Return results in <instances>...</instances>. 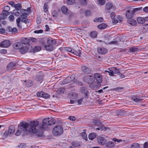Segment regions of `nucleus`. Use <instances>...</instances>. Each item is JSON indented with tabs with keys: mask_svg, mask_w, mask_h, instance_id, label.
Instances as JSON below:
<instances>
[{
	"mask_svg": "<svg viewBox=\"0 0 148 148\" xmlns=\"http://www.w3.org/2000/svg\"><path fill=\"white\" fill-rule=\"evenodd\" d=\"M75 2V0H67V3L69 5H72Z\"/></svg>",
	"mask_w": 148,
	"mask_h": 148,
	"instance_id": "nucleus-48",
	"label": "nucleus"
},
{
	"mask_svg": "<svg viewBox=\"0 0 148 148\" xmlns=\"http://www.w3.org/2000/svg\"><path fill=\"white\" fill-rule=\"evenodd\" d=\"M72 145L73 146V147H78L79 145V144L76 141H73L72 143Z\"/></svg>",
	"mask_w": 148,
	"mask_h": 148,
	"instance_id": "nucleus-44",
	"label": "nucleus"
},
{
	"mask_svg": "<svg viewBox=\"0 0 148 148\" xmlns=\"http://www.w3.org/2000/svg\"><path fill=\"white\" fill-rule=\"evenodd\" d=\"M9 13L8 11L3 10L2 13L0 14V18L1 19H4L7 16L9 15Z\"/></svg>",
	"mask_w": 148,
	"mask_h": 148,
	"instance_id": "nucleus-14",
	"label": "nucleus"
},
{
	"mask_svg": "<svg viewBox=\"0 0 148 148\" xmlns=\"http://www.w3.org/2000/svg\"><path fill=\"white\" fill-rule=\"evenodd\" d=\"M45 30L47 32L49 31L50 30V28L48 25H45Z\"/></svg>",
	"mask_w": 148,
	"mask_h": 148,
	"instance_id": "nucleus-63",
	"label": "nucleus"
},
{
	"mask_svg": "<svg viewBox=\"0 0 148 148\" xmlns=\"http://www.w3.org/2000/svg\"><path fill=\"white\" fill-rule=\"evenodd\" d=\"M107 27L106 25L104 23H102L98 26V27L100 29H103Z\"/></svg>",
	"mask_w": 148,
	"mask_h": 148,
	"instance_id": "nucleus-35",
	"label": "nucleus"
},
{
	"mask_svg": "<svg viewBox=\"0 0 148 148\" xmlns=\"http://www.w3.org/2000/svg\"><path fill=\"white\" fill-rule=\"evenodd\" d=\"M83 80L85 82L91 83L94 82L95 80V79L94 76L88 75L84 77L83 78Z\"/></svg>",
	"mask_w": 148,
	"mask_h": 148,
	"instance_id": "nucleus-5",
	"label": "nucleus"
},
{
	"mask_svg": "<svg viewBox=\"0 0 148 148\" xmlns=\"http://www.w3.org/2000/svg\"><path fill=\"white\" fill-rule=\"evenodd\" d=\"M132 99L135 102L137 103L140 102L142 99L140 97L138 96H133Z\"/></svg>",
	"mask_w": 148,
	"mask_h": 148,
	"instance_id": "nucleus-22",
	"label": "nucleus"
},
{
	"mask_svg": "<svg viewBox=\"0 0 148 148\" xmlns=\"http://www.w3.org/2000/svg\"><path fill=\"white\" fill-rule=\"evenodd\" d=\"M127 21L128 22V23H129L130 25L134 26L136 25V21L134 19H132V18H130V19H127Z\"/></svg>",
	"mask_w": 148,
	"mask_h": 148,
	"instance_id": "nucleus-29",
	"label": "nucleus"
},
{
	"mask_svg": "<svg viewBox=\"0 0 148 148\" xmlns=\"http://www.w3.org/2000/svg\"><path fill=\"white\" fill-rule=\"evenodd\" d=\"M10 42L8 40H5L0 42V46L3 47H7L10 46Z\"/></svg>",
	"mask_w": 148,
	"mask_h": 148,
	"instance_id": "nucleus-11",
	"label": "nucleus"
},
{
	"mask_svg": "<svg viewBox=\"0 0 148 148\" xmlns=\"http://www.w3.org/2000/svg\"><path fill=\"white\" fill-rule=\"evenodd\" d=\"M30 47L32 48V45H28L27 47V45L25 46H23L22 45L20 49L19 50L20 52L22 54L25 53L27 52L28 50H29V48Z\"/></svg>",
	"mask_w": 148,
	"mask_h": 148,
	"instance_id": "nucleus-6",
	"label": "nucleus"
},
{
	"mask_svg": "<svg viewBox=\"0 0 148 148\" xmlns=\"http://www.w3.org/2000/svg\"><path fill=\"white\" fill-rule=\"evenodd\" d=\"M43 10L44 12H46L48 10V7L47 5V4L45 3L43 6Z\"/></svg>",
	"mask_w": 148,
	"mask_h": 148,
	"instance_id": "nucleus-43",
	"label": "nucleus"
},
{
	"mask_svg": "<svg viewBox=\"0 0 148 148\" xmlns=\"http://www.w3.org/2000/svg\"><path fill=\"white\" fill-rule=\"evenodd\" d=\"M22 132H23L18 129L15 133V135L17 136H18L21 134V133Z\"/></svg>",
	"mask_w": 148,
	"mask_h": 148,
	"instance_id": "nucleus-51",
	"label": "nucleus"
},
{
	"mask_svg": "<svg viewBox=\"0 0 148 148\" xmlns=\"http://www.w3.org/2000/svg\"><path fill=\"white\" fill-rule=\"evenodd\" d=\"M15 66L14 63L13 62H10L8 64L7 67L8 69H11Z\"/></svg>",
	"mask_w": 148,
	"mask_h": 148,
	"instance_id": "nucleus-39",
	"label": "nucleus"
},
{
	"mask_svg": "<svg viewBox=\"0 0 148 148\" xmlns=\"http://www.w3.org/2000/svg\"><path fill=\"white\" fill-rule=\"evenodd\" d=\"M43 32V30L42 29H40L39 30H35L34 31V33H37V34H39V33H42Z\"/></svg>",
	"mask_w": 148,
	"mask_h": 148,
	"instance_id": "nucleus-58",
	"label": "nucleus"
},
{
	"mask_svg": "<svg viewBox=\"0 0 148 148\" xmlns=\"http://www.w3.org/2000/svg\"><path fill=\"white\" fill-rule=\"evenodd\" d=\"M22 45L23 44H22L21 42H18L14 43L13 45V47L14 48L16 49H20Z\"/></svg>",
	"mask_w": 148,
	"mask_h": 148,
	"instance_id": "nucleus-16",
	"label": "nucleus"
},
{
	"mask_svg": "<svg viewBox=\"0 0 148 148\" xmlns=\"http://www.w3.org/2000/svg\"><path fill=\"white\" fill-rule=\"evenodd\" d=\"M18 30L17 29H16L15 27H14L12 28V32L13 33L15 34L17 32Z\"/></svg>",
	"mask_w": 148,
	"mask_h": 148,
	"instance_id": "nucleus-56",
	"label": "nucleus"
},
{
	"mask_svg": "<svg viewBox=\"0 0 148 148\" xmlns=\"http://www.w3.org/2000/svg\"><path fill=\"white\" fill-rule=\"evenodd\" d=\"M12 28L10 27H8L7 28H6V31L7 32H12Z\"/></svg>",
	"mask_w": 148,
	"mask_h": 148,
	"instance_id": "nucleus-62",
	"label": "nucleus"
},
{
	"mask_svg": "<svg viewBox=\"0 0 148 148\" xmlns=\"http://www.w3.org/2000/svg\"><path fill=\"white\" fill-rule=\"evenodd\" d=\"M21 41L22 44H28L30 42V39L28 38H21Z\"/></svg>",
	"mask_w": 148,
	"mask_h": 148,
	"instance_id": "nucleus-21",
	"label": "nucleus"
},
{
	"mask_svg": "<svg viewBox=\"0 0 148 148\" xmlns=\"http://www.w3.org/2000/svg\"><path fill=\"white\" fill-rule=\"evenodd\" d=\"M71 80H69V77H68L63 80L62 82V84H66L69 82Z\"/></svg>",
	"mask_w": 148,
	"mask_h": 148,
	"instance_id": "nucleus-49",
	"label": "nucleus"
},
{
	"mask_svg": "<svg viewBox=\"0 0 148 148\" xmlns=\"http://www.w3.org/2000/svg\"><path fill=\"white\" fill-rule=\"evenodd\" d=\"M110 44L117 45L118 44L117 41H113L110 42L109 43Z\"/></svg>",
	"mask_w": 148,
	"mask_h": 148,
	"instance_id": "nucleus-57",
	"label": "nucleus"
},
{
	"mask_svg": "<svg viewBox=\"0 0 148 148\" xmlns=\"http://www.w3.org/2000/svg\"><path fill=\"white\" fill-rule=\"evenodd\" d=\"M47 44L49 45H53L56 44V41L51 38H48L46 40Z\"/></svg>",
	"mask_w": 148,
	"mask_h": 148,
	"instance_id": "nucleus-20",
	"label": "nucleus"
},
{
	"mask_svg": "<svg viewBox=\"0 0 148 148\" xmlns=\"http://www.w3.org/2000/svg\"><path fill=\"white\" fill-rule=\"evenodd\" d=\"M103 21V18L102 17H100L99 18H95L94 19V21L95 22H102Z\"/></svg>",
	"mask_w": 148,
	"mask_h": 148,
	"instance_id": "nucleus-38",
	"label": "nucleus"
},
{
	"mask_svg": "<svg viewBox=\"0 0 148 148\" xmlns=\"http://www.w3.org/2000/svg\"><path fill=\"white\" fill-rule=\"evenodd\" d=\"M143 10L145 12H148V7H146L143 9Z\"/></svg>",
	"mask_w": 148,
	"mask_h": 148,
	"instance_id": "nucleus-64",
	"label": "nucleus"
},
{
	"mask_svg": "<svg viewBox=\"0 0 148 148\" xmlns=\"http://www.w3.org/2000/svg\"><path fill=\"white\" fill-rule=\"evenodd\" d=\"M79 2L80 3L83 5H86L87 3L86 0H80Z\"/></svg>",
	"mask_w": 148,
	"mask_h": 148,
	"instance_id": "nucleus-53",
	"label": "nucleus"
},
{
	"mask_svg": "<svg viewBox=\"0 0 148 148\" xmlns=\"http://www.w3.org/2000/svg\"><path fill=\"white\" fill-rule=\"evenodd\" d=\"M70 120L72 121H75L76 120V118L73 116H70L69 118Z\"/></svg>",
	"mask_w": 148,
	"mask_h": 148,
	"instance_id": "nucleus-61",
	"label": "nucleus"
},
{
	"mask_svg": "<svg viewBox=\"0 0 148 148\" xmlns=\"http://www.w3.org/2000/svg\"><path fill=\"white\" fill-rule=\"evenodd\" d=\"M83 131L84 132L81 133V136L83 139L86 141L87 140L88 138L87 135L86 133V130H84Z\"/></svg>",
	"mask_w": 148,
	"mask_h": 148,
	"instance_id": "nucleus-31",
	"label": "nucleus"
},
{
	"mask_svg": "<svg viewBox=\"0 0 148 148\" xmlns=\"http://www.w3.org/2000/svg\"><path fill=\"white\" fill-rule=\"evenodd\" d=\"M118 21L119 20L120 21H121L123 20V18L121 16L119 15H118L116 17Z\"/></svg>",
	"mask_w": 148,
	"mask_h": 148,
	"instance_id": "nucleus-60",
	"label": "nucleus"
},
{
	"mask_svg": "<svg viewBox=\"0 0 148 148\" xmlns=\"http://www.w3.org/2000/svg\"><path fill=\"white\" fill-rule=\"evenodd\" d=\"M26 17V16H23L21 17L22 18L21 19V21L22 22H24L26 24L27 23H29L28 19L27 18H25V17Z\"/></svg>",
	"mask_w": 148,
	"mask_h": 148,
	"instance_id": "nucleus-34",
	"label": "nucleus"
},
{
	"mask_svg": "<svg viewBox=\"0 0 148 148\" xmlns=\"http://www.w3.org/2000/svg\"><path fill=\"white\" fill-rule=\"evenodd\" d=\"M134 12L133 10H128L125 12V16L127 19L132 18L134 16Z\"/></svg>",
	"mask_w": 148,
	"mask_h": 148,
	"instance_id": "nucleus-7",
	"label": "nucleus"
},
{
	"mask_svg": "<svg viewBox=\"0 0 148 148\" xmlns=\"http://www.w3.org/2000/svg\"><path fill=\"white\" fill-rule=\"evenodd\" d=\"M96 137V135L95 133H90L88 135V138L90 140H92Z\"/></svg>",
	"mask_w": 148,
	"mask_h": 148,
	"instance_id": "nucleus-33",
	"label": "nucleus"
},
{
	"mask_svg": "<svg viewBox=\"0 0 148 148\" xmlns=\"http://www.w3.org/2000/svg\"><path fill=\"white\" fill-rule=\"evenodd\" d=\"M107 49L104 47L99 48L97 49L98 52L100 54H104L107 52Z\"/></svg>",
	"mask_w": 148,
	"mask_h": 148,
	"instance_id": "nucleus-17",
	"label": "nucleus"
},
{
	"mask_svg": "<svg viewBox=\"0 0 148 148\" xmlns=\"http://www.w3.org/2000/svg\"><path fill=\"white\" fill-rule=\"evenodd\" d=\"M24 11H25V10H22L20 11V12L17 11L14 13V15L17 16H21V17L23 16H25L27 15L23 12Z\"/></svg>",
	"mask_w": 148,
	"mask_h": 148,
	"instance_id": "nucleus-15",
	"label": "nucleus"
},
{
	"mask_svg": "<svg viewBox=\"0 0 148 148\" xmlns=\"http://www.w3.org/2000/svg\"><path fill=\"white\" fill-rule=\"evenodd\" d=\"M41 49L40 47L39 46H36L32 49L29 50V51L35 52L40 51Z\"/></svg>",
	"mask_w": 148,
	"mask_h": 148,
	"instance_id": "nucleus-24",
	"label": "nucleus"
},
{
	"mask_svg": "<svg viewBox=\"0 0 148 148\" xmlns=\"http://www.w3.org/2000/svg\"><path fill=\"white\" fill-rule=\"evenodd\" d=\"M45 49L47 51H52L54 49L53 47L51 45H47L45 44L44 45Z\"/></svg>",
	"mask_w": 148,
	"mask_h": 148,
	"instance_id": "nucleus-26",
	"label": "nucleus"
},
{
	"mask_svg": "<svg viewBox=\"0 0 148 148\" xmlns=\"http://www.w3.org/2000/svg\"><path fill=\"white\" fill-rule=\"evenodd\" d=\"M61 10L63 13L67 14L68 12V9L65 6H63L61 8Z\"/></svg>",
	"mask_w": 148,
	"mask_h": 148,
	"instance_id": "nucleus-37",
	"label": "nucleus"
},
{
	"mask_svg": "<svg viewBox=\"0 0 148 148\" xmlns=\"http://www.w3.org/2000/svg\"><path fill=\"white\" fill-rule=\"evenodd\" d=\"M8 18L10 21L13 22L14 20V17L13 15H10L9 16Z\"/></svg>",
	"mask_w": 148,
	"mask_h": 148,
	"instance_id": "nucleus-54",
	"label": "nucleus"
},
{
	"mask_svg": "<svg viewBox=\"0 0 148 148\" xmlns=\"http://www.w3.org/2000/svg\"><path fill=\"white\" fill-rule=\"evenodd\" d=\"M108 70H109V75L110 76H114L115 74H117L119 73V71L115 67L109 68Z\"/></svg>",
	"mask_w": 148,
	"mask_h": 148,
	"instance_id": "nucleus-9",
	"label": "nucleus"
},
{
	"mask_svg": "<svg viewBox=\"0 0 148 148\" xmlns=\"http://www.w3.org/2000/svg\"><path fill=\"white\" fill-rule=\"evenodd\" d=\"M65 49L66 51L72 53L73 52V50L74 49H72L71 48L69 47H66L65 48Z\"/></svg>",
	"mask_w": 148,
	"mask_h": 148,
	"instance_id": "nucleus-45",
	"label": "nucleus"
},
{
	"mask_svg": "<svg viewBox=\"0 0 148 148\" xmlns=\"http://www.w3.org/2000/svg\"><path fill=\"white\" fill-rule=\"evenodd\" d=\"M142 7H139L138 8H135L133 9V10L134 12L136 13H141L142 10Z\"/></svg>",
	"mask_w": 148,
	"mask_h": 148,
	"instance_id": "nucleus-30",
	"label": "nucleus"
},
{
	"mask_svg": "<svg viewBox=\"0 0 148 148\" xmlns=\"http://www.w3.org/2000/svg\"><path fill=\"white\" fill-rule=\"evenodd\" d=\"M14 7L16 10H20L22 8V5L20 3H18L14 5Z\"/></svg>",
	"mask_w": 148,
	"mask_h": 148,
	"instance_id": "nucleus-32",
	"label": "nucleus"
},
{
	"mask_svg": "<svg viewBox=\"0 0 148 148\" xmlns=\"http://www.w3.org/2000/svg\"><path fill=\"white\" fill-rule=\"evenodd\" d=\"M81 69L82 71L85 73L89 74L91 72L90 69L85 66H83Z\"/></svg>",
	"mask_w": 148,
	"mask_h": 148,
	"instance_id": "nucleus-18",
	"label": "nucleus"
},
{
	"mask_svg": "<svg viewBox=\"0 0 148 148\" xmlns=\"http://www.w3.org/2000/svg\"><path fill=\"white\" fill-rule=\"evenodd\" d=\"M115 145L114 142L111 141H109L106 144V146L107 148H112Z\"/></svg>",
	"mask_w": 148,
	"mask_h": 148,
	"instance_id": "nucleus-25",
	"label": "nucleus"
},
{
	"mask_svg": "<svg viewBox=\"0 0 148 148\" xmlns=\"http://www.w3.org/2000/svg\"><path fill=\"white\" fill-rule=\"evenodd\" d=\"M131 148H140V146L138 143H133L131 146Z\"/></svg>",
	"mask_w": 148,
	"mask_h": 148,
	"instance_id": "nucleus-36",
	"label": "nucleus"
},
{
	"mask_svg": "<svg viewBox=\"0 0 148 148\" xmlns=\"http://www.w3.org/2000/svg\"><path fill=\"white\" fill-rule=\"evenodd\" d=\"M56 123V120L53 118H47L43 119L42 121V126L40 128L45 130L48 128V125H52Z\"/></svg>",
	"mask_w": 148,
	"mask_h": 148,
	"instance_id": "nucleus-2",
	"label": "nucleus"
},
{
	"mask_svg": "<svg viewBox=\"0 0 148 148\" xmlns=\"http://www.w3.org/2000/svg\"><path fill=\"white\" fill-rule=\"evenodd\" d=\"M8 133H9L10 135L11 134L13 133L15 131V129L14 128L9 127L8 131Z\"/></svg>",
	"mask_w": 148,
	"mask_h": 148,
	"instance_id": "nucleus-41",
	"label": "nucleus"
},
{
	"mask_svg": "<svg viewBox=\"0 0 148 148\" xmlns=\"http://www.w3.org/2000/svg\"><path fill=\"white\" fill-rule=\"evenodd\" d=\"M28 84H27L28 87H30L32 86L33 84V82L31 81L30 80L29 81L28 83Z\"/></svg>",
	"mask_w": 148,
	"mask_h": 148,
	"instance_id": "nucleus-59",
	"label": "nucleus"
},
{
	"mask_svg": "<svg viewBox=\"0 0 148 148\" xmlns=\"http://www.w3.org/2000/svg\"><path fill=\"white\" fill-rule=\"evenodd\" d=\"M105 0H99L98 3L100 5H103L105 3Z\"/></svg>",
	"mask_w": 148,
	"mask_h": 148,
	"instance_id": "nucleus-50",
	"label": "nucleus"
},
{
	"mask_svg": "<svg viewBox=\"0 0 148 148\" xmlns=\"http://www.w3.org/2000/svg\"><path fill=\"white\" fill-rule=\"evenodd\" d=\"M85 14L86 16H90L91 15V13L90 11L87 10L85 12Z\"/></svg>",
	"mask_w": 148,
	"mask_h": 148,
	"instance_id": "nucleus-52",
	"label": "nucleus"
},
{
	"mask_svg": "<svg viewBox=\"0 0 148 148\" xmlns=\"http://www.w3.org/2000/svg\"><path fill=\"white\" fill-rule=\"evenodd\" d=\"M29 126V123L25 121H23L20 123V124L18 125V129L23 131L25 133L26 132H29L28 128Z\"/></svg>",
	"mask_w": 148,
	"mask_h": 148,
	"instance_id": "nucleus-3",
	"label": "nucleus"
},
{
	"mask_svg": "<svg viewBox=\"0 0 148 148\" xmlns=\"http://www.w3.org/2000/svg\"><path fill=\"white\" fill-rule=\"evenodd\" d=\"M95 123V125L99 127L97 128L96 129L100 131L103 130L104 127L102 125V123L99 121H95L94 122Z\"/></svg>",
	"mask_w": 148,
	"mask_h": 148,
	"instance_id": "nucleus-10",
	"label": "nucleus"
},
{
	"mask_svg": "<svg viewBox=\"0 0 148 148\" xmlns=\"http://www.w3.org/2000/svg\"><path fill=\"white\" fill-rule=\"evenodd\" d=\"M81 92L83 94H84L85 97L86 98H88V92L87 90L84 88H82L81 90Z\"/></svg>",
	"mask_w": 148,
	"mask_h": 148,
	"instance_id": "nucleus-27",
	"label": "nucleus"
},
{
	"mask_svg": "<svg viewBox=\"0 0 148 148\" xmlns=\"http://www.w3.org/2000/svg\"><path fill=\"white\" fill-rule=\"evenodd\" d=\"M110 17L112 20V22L114 23H116L118 22V20L115 19L116 14L114 12H112L110 14Z\"/></svg>",
	"mask_w": 148,
	"mask_h": 148,
	"instance_id": "nucleus-23",
	"label": "nucleus"
},
{
	"mask_svg": "<svg viewBox=\"0 0 148 148\" xmlns=\"http://www.w3.org/2000/svg\"><path fill=\"white\" fill-rule=\"evenodd\" d=\"M39 122L38 121H30L29 124L30 127L29 129V132L30 133L36 134L38 136H40L41 134L40 133L41 129L40 127L42 126L40 125L38 126Z\"/></svg>",
	"mask_w": 148,
	"mask_h": 148,
	"instance_id": "nucleus-1",
	"label": "nucleus"
},
{
	"mask_svg": "<svg viewBox=\"0 0 148 148\" xmlns=\"http://www.w3.org/2000/svg\"><path fill=\"white\" fill-rule=\"evenodd\" d=\"M138 49L135 47L131 48L130 49V51L131 52H135L138 51Z\"/></svg>",
	"mask_w": 148,
	"mask_h": 148,
	"instance_id": "nucleus-46",
	"label": "nucleus"
},
{
	"mask_svg": "<svg viewBox=\"0 0 148 148\" xmlns=\"http://www.w3.org/2000/svg\"><path fill=\"white\" fill-rule=\"evenodd\" d=\"M143 28V32H148V24L144 25Z\"/></svg>",
	"mask_w": 148,
	"mask_h": 148,
	"instance_id": "nucleus-47",
	"label": "nucleus"
},
{
	"mask_svg": "<svg viewBox=\"0 0 148 148\" xmlns=\"http://www.w3.org/2000/svg\"><path fill=\"white\" fill-rule=\"evenodd\" d=\"M112 5L111 3H107L106 4L105 11L107 12H110V10L112 8Z\"/></svg>",
	"mask_w": 148,
	"mask_h": 148,
	"instance_id": "nucleus-19",
	"label": "nucleus"
},
{
	"mask_svg": "<svg viewBox=\"0 0 148 148\" xmlns=\"http://www.w3.org/2000/svg\"><path fill=\"white\" fill-rule=\"evenodd\" d=\"M145 19L141 17H139L137 18V21L138 23L139 24H143L145 22Z\"/></svg>",
	"mask_w": 148,
	"mask_h": 148,
	"instance_id": "nucleus-28",
	"label": "nucleus"
},
{
	"mask_svg": "<svg viewBox=\"0 0 148 148\" xmlns=\"http://www.w3.org/2000/svg\"><path fill=\"white\" fill-rule=\"evenodd\" d=\"M73 52L72 54H75L77 56H80L81 54L80 51L79 50L78 51H76L74 49V50H73Z\"/></svg>",
	"mask_w": 148,
	"mask_h": 148,
	"instance_id": "nucleus-42",
	"label": "nucleus"
},
{
	"mask_svg": "<svg viewBox=\"0 0 148 148\" xmlns=\"http://www.w3.org/2000/svg\"><path fill=\"white\" fill-rule=\"evenodd\" d=\"M10 135L9 133H8L7 131H5L3 134V137L5 138L8 136Z\"/></svg>",
	"mask_w": 148,
	"mask_h": 148,
	"instance_id": "nucleus-55",
	"label": "nucleus"
},
{
	"mask_svg": "<svg viewBox=\"0 0 148 148\" xmlns=\"http://www.w3.org/2000/svg\"><path fill=\"white\" fill-rule=\"evenodd\" d=\"M53 132L55 135H60L63 132V128L61 125H57L53 129Z\"/></svg>",
	"mask_w": 148,
	"mask_h": 148,
	"instance_id": "nucleus-4",
	"label": "nucleus"
},
{
	"mask_svg": "<svg viewBox=\"0 0 148 148\" xmlns=\"http://www.w3.org/2000/svg\"><path fill=\"white\" fill-rule=\"evenodd\" d=\"M97 141L98 143L101 145H103L105 144L106 140L103 137L99 136L97 137Z\"/></svg>",
	"mask_w": 148,
	"mask_h": 148,
	"instance_id": "nucleus-12",
	"label": "nucleus"
},
{
	"mask_svg": "<svg viewBox=\"0 0 148 148\" xmlns=\"http://www.w3.org/2000/svg\"><path fill=\"white\" fill-rule=\"evenodd\" d=\"M94 77L95 79L98 83H100L102 82V77L99 73H96L95 74Z\"/></svg>",
	"mask_w": 148,
	"mask_h": 148,
	"instance_id": "nucleus-13",
	"label": "nucleus"
},
{
	"mask_svg": "<svg viewBox=\"0 0 148 148\" xmlns=\"http://www.w3.org/2000/svg\"><path fill=\"white\" fill-rule=\"evenodd\" d=\"M97 35V33L95 31H92L90 33V35L92 38H95L96 37Z\"/></svg>",
	"mask_w": 148,
	"mask_h": 148,
	"instance_id": "nucleus-40",
	"label": "nucleus"
},
{
	"mask_svg": "<svg viewBox=\"0 0 148 148\" xmlns=\"http://www.w3.org/2000/svg\"><path fill=\"white\" fill-rule=\"evenodd\" d=\"M36 95L38 97H42L45 99H48L50 97V95L48 94L43 92H37Z\"/></svg>",
	"mask_w": 148,
	"mask_h": 148,
	"instance_id": "nucleus-8",
	"label": "nucleus"
}]
</instances>
